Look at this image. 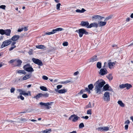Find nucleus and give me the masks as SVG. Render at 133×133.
Here are the masks:
<instances>
[{"instance_id":"29","label":"nucleus","mask_w":133,"mask_h":133,"mask_svg":"<svg viewBox=\"0 0 133 133\" xmlns=\"http://www.w3.org/2000/svg\"><path fill=\"white\" fill-rule=\"evenodd\" d=\"M51 131V129H46L42 131L43 133H49Z\"/></svg>"},{"instance_id":"23","label":"nucleus","mask_w":133,"mask_h":133,"mask_svg":"<svg viewBox=\"0 0 133 133\" xmlns=\"http://www.w3.org/2000/svg\"><path fill=\"white\" fill-rule=\"evenodd\" d=\"M67 90L65 89H62L59 90L58 93L59 94H63L66 92Z\"/></svg>"},{"instance_id":"54","label":"nucleus","mask_w":133,"mask_h":133,"mask_svg":"<svg viewBox=\"0 0 133 133\" xmlns=\"http://www.w3.org/2000/svg\"><path fill=\"white\" fill-rule=\"evenodd\" d=\"M130 122L129 121V120H127V121H125V123L126 124H130Z\"/></svg>"},{"instance_id":"58","label":"nucleus","mask_w":133,"mask_h":133,"mask_svg":"<svg viewBox=\"0 0 133 133\" xmlns=\"http://www.w3.org/2000/svg\"><path fill=\"white\" fill-rule=\"evenodd\" d=\"M128 125H126L125 126V130H127L128 128Z\"/></svg>"},{"instance_id":"7","label":"nucleus","mask_w":133,"mask_h":133,"mask_svg":"<svg viewBox=\"0 0 133 133\" xmlns=\"http://www.w3.org/2000/svg\"><path fill=\"white\" fill-rule=\"evenodd\" d=\"M32 60L35 63L38 64L39 66H42L43 65L41 61L38 59L33 58H32Z\"/></svg>"},{"instance_id":"56","label":"nucleus","mask_w":133,"mask_h":133,"mask_svg":"<svg viewBox=\"0 0 133 133\" xmlns=\"http://www.w3.org/2000/svg\"><path fill=\"white\" fill-rule=\"evenodd\" d=\"M23 30V28H22L21 29H18V32H20L21 31H22Z\"/></svg>"},{"instance_id":"42","label":"nucleus","mask_w":133,"mask_h":133,"mask_svg":"<svg viewBox=\"0 0 133 133\" xmlns=\"http://www.w3.org/2000/svg\"><path fill=\"white\" fill-rule=\"evenodd\" d=\"M87 114L88 115H91L92 114L91 110V109H89L87 111Z\"/></svg>"},{"instance_id":"3","label":"nucleus","mask_w":133,"mask_h":133,"mask_svg":"<svg viewBox=\"0 0 133 133\" xmlns=\"http://www.w3.org/2000/svg\"><path fill=\"white\" fill-rule=\"evenodd\" d=\"M23 68L24 70L28 72H33L34 71L29 63L27 64L24 65Z\"/></svg>"},{"instance_id":"1","label":"nucleus","mask_w":133,"mask_h":133,"mask_svg":"<svg viewBox=\"0 0 133 133\" xmlns=\"http://www.w3.org/2000/svg\"><path fill=\"white\" fill-rule=\"evenodd\" d=\"M105 82L103 80H98L94 84L95 86L94 90L96 94H100L102 92V89Z\"/></svg>"},{"instance_id":"62","label":"nucleus","mask_w":133,"mask_h":133,"mask_svg":"<svg viewBox=\"0 0 133 133\" xmlns=\"http://www.w3.org/2000/svg\"><path fill=\"white\" fill-rule=\"evenodd\" d=\"M130 20V18L129 17H128L126 18V21L127 22L129 21Z\"/></svg>"},{"instance_id":"16","label":"nucleus","mask_w":133,"mask_h":133,"mask_svg":"<svg viewBox=\"0 0 133 133\" xmlns=\"http://www.w3.org/2000/svg\"><path fill=\"white\" fill-rule=\"evenodd\" d=\"M107 23L106 22L100 21L98 22V26L99 27L102 26H105Z\"/></svg>"},{"instance_id":"19","label":"nucleus","mask_w":133,"mask_h":133,"mask_svg":"<svg viewBox=\"0 0 133 133\" xmlns=\"http://www.w3.org/2000/svg\"><path fill=\"white\" fill-rule=\"evenodd\" d=\"M22 63V61L21 60L19 59L17 60L16 61V66H20Z\"/></svg>"},{"instance_id":"46","label":"nucleus","mask_w":133,"mask_h":133,"mask_svg":"<svg viewBox=\"0 0 133 133\" xmlns=\"http://www.w3.org/2000/svg\"><path fill=\"white\" fill-rule=\"evenodd\" d=\"M15 90V88H14L12 87L10 89V92L11 93H13L14 92Z\"/></svg>"},{"instance_id":"36","label":"nucleus","mask_w":133,"mask_h":133,"mask_svg":"<svg viewBox=\"0 0 133 133\" xmlns=\"http://www.w3.org/2000/svg\"><path fill=\"white\" fill-rule=\"evenodd\" d=\"M126 83L124 84H122L119 85V87L121 89H123L126 87Z\"/></svg>"},{"instance_id":"12","label":"nucleus","mask_w":133,"mask_h":133,"mask_svg":"<svg viewBox=\"0 0 133 133\" xmlns=\"http://www.w3.org/2000/svg\"><path fill=\"white\" fill-rule=\"evenodd\" d=\"M104 17H102L101 16L98 15H95L92 17V19H97L101 20Z\"/></svg>"},{"instance_id":"44","label":"nucleus","mask_w":133,"mask_h":133,"mask_svg":"<svg viewBox=\"0 0 133 133\" xmlns=\"http://www.w3.org/2000/svg\"><path fill=\"white\" fill-rule=\"evenodd\" d=\"M11 46L12 47L11 48H10L9 49V50L10 51L13 50L14 48H15L16 47V46L15 45H12V46Z\"/></svg>"},{"instance_id":"25","label":"nucleus","mask_w":133,"mask_h":133,"mask_svg":"<svg viewBox=\"0 0 133 133\" xmlns=\"http://www.w3.org/2000/svg\"><path fill=\"white\" fill-rule=\"evenodd\" d=\"M115 64V63L114 62H109L108 63V65L109 66V68L110 69H111L112 66H113Z\"/></svg>"},{"instance_id":"15","label":"nucleus","mask_w":133,"mask_h":133,"mask_svg":"<svg viewBox=\"0 0 133 133\" xmlns=\"http://www.w3.org/2000/svg\"><path fill=\"white\" fill-rule=\"evenodd\" d=\"M20 38L19 35H15L14 36L11 38V40L13 41H17Z\"/></svg>"},{"instance_id":"52","label":"nucleus","mask_w":133,"mask_h":133,"mask_svg":"<svg viewBox=\"0 0 133 133\" xmlns=\"http://www.w3.org/2000/svg\"><path fill=\"white\" fill-rule=\"evenodd\" d=\"M82 118L86 119H87L89 118V117L88 116H85L82 117Z\"/></svg>"},{"instance_id":"35","label":"nucleus","mask_w":133,"mask_h":133,"mask_svg":"<svg viewBox=\"0 0 133 133\" xmlns=\"http://www.w3.org/2000/svg\"><path fill=\"white\" fill-rule=\"evenodd\" d=\"M22 95H21L20 93H19V95L17 97V98L18 99L20 98L22 100H23L24 99V97Z\"/></svg>"},{"instance_id":"63","label":"nucleus","mask_w":133,"mask_h":133,"mask_svg":"<svg viewBox=\"0 0 133 133\" xmlns=\"http://www.w3.org/2000/svg\"><path fill=\"white\" fill-rule=\"evenodd\" d=\"M65 83L66 84L70 82V81L67 80V81H65Z\"/></svg>"},{"instance_id":"14","label":"nucleus","mask_w":133,"mask_h":133,"mask_svg":"<svg viewBox=\"0 0 133 133\" xmlns=\"http://www.w3.org/2000/svg\"><path fill=\"white\" fill-rule=\"evenodd\" d=\"M98 26V24L96 22L91 23L89 25V28L92 27H95L97 28Z\"/></svg>"},{"instance_id":"4","label":"nucleus","mask_w":133,"mask_h":133,"mask_svg":"<svg viewBox=\"0 0 133 133\" xmlns=\"http://www.w3.org/2000/svg\"><path fill=\"white\" fill-rule=\"evenodd\" d=\"M53 102H47L46 103H44L42 102H41L39 103V104L41 105H43L46 106V108L47 109H49L51 108V107L49 106L51 105L53 103Z\"/></svg>"},{"instance_id":"61","label":"nucleus","mask_w":133,"mask_h":133,"mask_svg":"<svg viewBox=\"0 0 133 133\" xmlns=\"http://www.w3.org/2000/svg\"><path fill=\"white\" fill-rule=\"evenodd\" d=\"M6 121L7 122H10L11 123L14 122L13 121H11V120H6Z\"/></svg>"},{"instance_id":"28","label":"nucleus","mask_w":133,"mask_h":133,"mask_svg":"<svg viewBox=\"0 0 133 133\" xmlns=\"http://www.w3.org/2000/svg\"><path fill=\"white\" fill-rule=\"evenodd\" d=\"M96 66L97 68L99 69H101L102 67L101 63L99 62H98L97 63Z\"/></svg>"},{"instance_id":"47","label":"nucleus","mask_w":133,"mask_h":133,"mask_svg":"<svg viewBox=\"0 0 133 133\" xmlns=\"http://www.w3.org/2000/svg\"><path fill=\"white\" fill-rule=\"evenodd\" d=\"M6 6L5 5H2L0 6V8L3 9H5Z\"/></svg>"},{"instance_id":"38","label":"nucleus","mask_w":133,"mask_h":133,"mask_svg":"<svg viewBox=\"0 0 133 133\" xmlns=\"http://www.w3.org/2000/svg\"><path fill=\"white\" fill-rule=\"evenodd\" d=\"M5 30H4L2 29H0V34L2 35L5 34Z\"/></svg>"},{"instance_id":"27","label":"nucleus","mask_w":133,"mask_h":133,"mask_svg":"<svg viewBox=\"0 0 133 133\" xmlns=\"http://www.w3.org/2000/svg\"><path fill=\"white\" fill-rule=\"evenodd\" d=\"M86 11L84 9H82L81 10L79 9H77L76 10V11L77 12L83 13Z\"/></svg>"},{"instance_id":"49","label":"nucleus","mask_w":133,"mask_h":133,"mask_svg":"<svg viewBox=\"0 0 133 133\" xmlns=\"http://www.w3.org/2000/svg\"><path fill=\"white\" fill-rule=\"evenodd\" d=\"M68 45V43L67 42H65L63 43V45L64 46H67Z\"/></svg>"},{"instance_id":"26","label":"nucleus","mask_w":133,"mask_h":133,"mask_svg":"<svg viewBox=\"0 0 133 133\" xmlns=\"http://www.w3.org/2000/svg\"><path fill=\"white\" fill-rule=\"evenodd\" d=\"M42 97V93H40L37 95L36 96L34 97V98H36V99H37Z\"/></svg>"},{"instance_id":"5","label":"nucleus","mask_w":133,"mask_h":133,"mask_svg":"<svg viewBox=\"0 0 133 133\" xmlns=\"http://www.w3.org/2000/svg\"><path fill=\"white\" fill-rule=\"evenodd\" d=\"M103 98L104 101H109L110 100L109 93L108 91L105 92Z\"/></svg>"},{"instance_id":"34","label":"nucleus","mask_w":133,"mask_h":133,"mask_svg":"<svg viewBox=\"0 0 133 133\" xmlns=\"http://www.w3.org/2000/svg\"><path fill=\"white\" fill-rule=\"evenodd\" d=\"M88 87L89 89L90 90H92L94 87L93 85L91 84L88 85Z\"/></svg>"},{"instance_id":"22","label":"nucleus","mask_w":133,"mask_h":133,"mask_svg":"<svg viewBox=\"0 0 133 133\" xmlns=\"http://www.w3.org/2000/svg\"><path fill=\"white\" fill-rule=\"evenodd\" d=\"M31 76L29 74H27L24 76L23 77V80H26L27 79H28Z\"/></svg>"},{"instance_id":"57","label":"nucleus","mask_w":133,"mask_h":133,"mask_svg":"<svg viewBox=\"0 0 133 133\" xmlns=\"http://www.w3.org/2000/svg\"><path fill=\"white\" fill-rule=\"evenodd\" d=\"M79 72L77 71H76V72H75L74 73V75L75 76H76V75H77L78 74H79Z\"/></svg>"},{"instance_id":"13","label":"nucleus","mask_w":133,"mask_h":133,"mask_svg":"<svg viewBox=\"0 0 133 133\" xmlns=\"http://www.w3.org/2000/svg\"><path fill=\"white\" fill-rule=\"evenodd\" d=\"M89 24L88 21H82L80 24L82 26H85L87 28H89Z\"/></svg>"},{"instance_id":"8","label":"nucleus","mask_w":133,"mask_h":133,"mask_svg":"<svg viewBox=\"0 0 133 133\" xmlns=\"http://www.w3.org/2000/svg\"><path fill=\"white\" fill-rule=\"evenodd\" d=\"M12 41L10 40H6L3 42L1 45V48H3L10 45Z\"/></svg>"},{"instance_id":"64","label":"nucleus","mask_w":133,"mask_h":133,"mask_svg":"<svg viewBox=\"0 0 133 133\" xmlns=\"http://www.w3.org/2000/svg\"><path fill=\"white\" fill-rule=\"evenodd\" d=\"M110 17H107L105 19V20H104V21H105V20H107L109 19L110 18Z\"/></svg>"},{"instance_id":"53","label":"nucleus","mask_w":133,"mask_h":133,"mask_svg":"<svg viewBox=\"0 0 133 133\" xmlns=\"http://www.w3.org/2000/svg\"><path fill=\"white\" fill-rule=\"evenodd\" d=\"M17 91L19 92H20V93H22L24 91H23L22 89H18L17 90Z\"/></svg>"},{"instance_id":"50","label":"nucleus","mask_w":133,"mask_h":133,"mask_svg":"<svg viewBox=\"0 0 133 133\" xmlns=\"http://www.w3.org/2000/svg\"><path fill=\"white\" fill-rule=\"evenodd\" d=\"M82 97L83 98H85L88 97L87 95L86 94H84L82 95Z\"/></svg>"},{"instance_id":"40","label":"nucleus","mask_w":133,"mask_h":133,"mask_svg":"<svg viewBox=\"0 0 133 133\" xmlns=\"http://www.w3.org/2000/svg\"><path fill=\"white\" fill-rule=\"evenodd\" d=\"M61 5V4L60 3H58L57 4L56 6L57 10H60V6Z\"/></svg>"},{"instance_id":"31","label":"nucleus","mask_w":133,"mask_h":133,"mask_svg":"<svg viewBox=\"0 0 133 133\" xmlns=\"http://www.w3.org/2000/svg\"><path fill=\"white\" fill-rule=\"evenodd\" d=\"M107 78L110 80H112L113 79V77L111 74H109L107 76Z\"/></svg>"},{"instance_id":"41","label":"nucleus","mask_w":133,"mask_h":133,"mask_svg":"<svg viewBox=\"0 0 133 133\" xmlns=\"http://www.w3.org/2000/svg\"><path fill=\"white\" fill-rule=\"evenodd\" d=\"M84 125L83 123H81L79 125V127L80 128H82L84 127Z\"/></svg>"},{"instance_id":"30","label":"nucleus","mask_w":133,"mask_h":133,"mask_svg":"<svg viewBox=\"0 0 133 133\" xmlns=\"http://www.w3.org/2000/svg\"><path fill=\"white\" fill-rule=\"evenodd\" d=\"M118 104L120 105L122 107H124V104L121 101H119L118 102Z\"/></svg>"},{"instance_id":"17","label":"nucleus","mask_w":133,"mask_h":133,"mask_svg":"<svg viewBox=\"0 0 133 133\" xmlns=\"http://www.w3.org/2000/svg\"><path fill=\"white\" fill-rule=\"evenodd\" d=\"M11 32V30L10 29L5 30V34L7 36H10Z\"/></svg>"},{"instance_id":"18","label":"nucleus","mask_w":133,"mask_h":133,"mask_svg":"<svg viewBox=\"0 0 133 133\" xmlns=\"http://www.w3.org/2000/svg\"><path fill=\"white\" fill-rule=\"evenodd\" d=\"M98 60V59L97 57V56H94L90 59V61L94 62Z\"/></svg>"},{"instance_id":"60","label":"nucleus","mask_w":133,"mask_h":133,"mask_svg":"<svg viewBox=\"0 0 133 133\" xmlns=\"http://www.w3.org/2000/svg\"><path fill=\"white\" fill-rule=\"evenodd\" d=\"M23 28V30L24 31H27L28 30V29L26 27H25Z\"/></svg>"},{"instance_id":"2","label":"nucleus","mask_w":133,"mask_h":133,"mask_svg":"<svg viewBox=\"0 0 133 133\" xmlns=\"http://www.w3.org/2000/svg\"><path fill=\"white\" fill-rule=\"evenodd\" d=\"M75 32H78L79 34V36L80 37H82L83 34H85L86 35L89 34V33L87 31L84 29H81L78 30H76Z\"/></svg>"},{"instance_id":"33","label":"nucleus","mask_w":133,"mask_h":133,"mask_svg":"<svg viewBox=\"0 0 133 133\" xmlns=\"http://www.w3.org/2000/svg\"><path fill=\"white\" fill-rule=\"evenodd\" d=\"M126 88L127 89H129L132 87V85L128 83H126Z\"/></svg>"},{"instance_id":"11","label":"nucleus","mask_w":133,"mask_h":133,"mask_svg":"<svg viewBox=\"0 0 133 133\" xmlns=\"http://www.w3.org/2000/svg\"><path fill=\"white\" fill-rule=\"evenodd\" d=\"M103 89L105 91L108 90L110 91H113V89L110 87L108 84H106L103 87Z\"/></svg>"},{"instance_id":"21","label":"nucleus","mask_w":133,"mask_h":133,"mask_svg":"<svg viewBox=\"0 0 133 133\" xmlns=\"http://www.w3.org/2000/svg\"><path fill=\"white\" fill-rule=\"evenodd\" d=\"M17 73L18 74H22L24 75L26 74V72L23 70H16Z\"/></svg>"},{"instance_id":"45","label":"nucleus","mask_w":133,"mask_h":133,"mask_svg":"<svg viewBox=\"0 0 133 133\" xmlns=\"http://www.w3.org/2000/svg\"><path fill=\"white\" fill-rule=\"evenodd\" d=\"M42 78L43 79L47 80L48 79V77L46 76H42Z\"/></svg>"},{"instance_id":"55","label":"nucleus","mask_w":133,"mask_h":133,"mask_svg":"<svg viewBox=\"0 0 133 133\" xmlns=\"http://www.w3.org/2000/svg\"><path fill=\"white\" fill-rule=\"evenodd\" d=\"M11 46H12V45H14L16 43V42L15 41H13L12 42H11Z\"/></svg>"},{"instance_id":"43","label":"nucleus","mask_w":133,"mask_h":133,"mask_svg":"<svg viewBox=\"0 0 133 133\" xmlns=\"http://www.w3.org/2000/svg\"><path fill=\"white\" fill-rule=\"evenodd\" d=\"M103 130L105 131H108L109 130V127H103Z\"/></svg>"},{"instance_id":"24","label":"nucleus","mask_w":133,"mask_h":133,"mask_svg":"<svg viewBox=\"0 0 133 133\" xmlns=\"http://www.w3.org/2000/svg\"><path fill=\"white\" fill-rule=\"evenodd\" d=\"M29 94L30 95H31L30 92V91H28V93H26L25 92V91H24L22 93H20L21 95H22L24 96H28Z\"/></svg>"},{"instance_id":"32","label":"nucleus","mask_w":133,"mask_h":133,"mask_svg":"<svg viewBox=\"0 0 133 133\" xmlns=\"http://www.w3.org/2000/svg\"><path fill=\"white\" fill-rule=\"evenodd\" d=\"M40 88L41 90L43 91H47L46 88L44 86H41L40 87Z\"/></svg>"},{"instance_id":"37","label":"nucleus","mask_w":133,"mask_h":133,"mask_svg":"<svg viewBox=\"0 0 133 133\" xmlns=\"http://www.w3.org/2000/svg\"><path fill=\"white\" fill-rule=\"evenodd\" d=\"M42 97L43 96L44 97H48L49 96V94L47 93H42Z\"/></svg>"},{"instance_id":"10","label":"nucleus","mask_w":133,"mask_h":133,"mask_svg":"<svg viewBox=\"0 0 133 133\" xmlns=\"http://www.w3.org/2000/svg\"><path fill=\"white\" fill-rule=\"evenodd\" d=\"M107 70L105 68H102L100 69L99 72V74L101 75H104L108 73Z\"/></svg>"},{"instance_id":"39","label":"nucleus","mask_w":133,"mask_h":133,"mask_svg":"<svg viewBox=\"0 0 133 133\" xmlns=\"http://www.w3.org/2000/svg\"><path fill=\"white\" fill-rule=\"evenodd\" d=\"M91 103L90 102H89V103L88 105H87L85 107V108L87 109L89 108H91Z\"/></svg>"},{"instance_id":"6","label":"nucleus","mask_w":133,"mask_h":133,"mask_svg":"<svg viewBox=\"0 0 133 133\" xmlns=\"http://www.w3.org/2000/svg\"><path fill=\"white\" fill-rule=\"evenodd\" d=\"M63 29L62 28H57L55 29H53L52 30V31L49 32H46L45 34L48 35H50L56 33L57 31H62L63 30Z\"/></svg>"},{"instance_id":"20","label":"nucleus","mask_w":133,"mask_h":133,"mask_svg":"<svg viewBox=\"0 0 133 133\" xmlns=\"http://www.w3.org/2000/svg\"><path fill=\"white\" fill-rule=\"evenodd\" d=\"M36 47L37 48L43 49H44L46 48V47L44 45H36Z\"/></svg>"},{"instance_id":"48","label":"nucleus","mask_w":133,"mask_h":133,"mask_svg":"<svg viewBox=\"0 0 133 133\" xmlns=\"http://www.w3.org/2000/svg\"><path fill=\"white\" fill-rule=\"evenodd\" d=\"M103 127H100L98 128V130L102 131L103 130Z\"/></svg>"},{"instance_id":"9","label":"nucleus","mask_w":133,"mask_h":133,"mask_svg":"<svg viewBox=\"0 0 133 133\" xmlns=\"http://www.w3.org/2000/svg\"><path fill=\"white\" fill-rule=\"evenodd\" d=\"M79 117L75 114L72 115L69 118V119L70 120L72 119L73 122H76Z\"/></svg>"},{"instance_id":"59","label":"nucleus","mask_w":133,"mask_h":133,"mask_svg":"<svg viewBox=\"0 0 133 133\" xmlns=\"http://www.w3.org/2000/svg\"><path fill=\"white\" fill-rule=\"evenodd\" d=\"M15 60H10L9 62L10 63H13L14 61Z\"/></svg>"},{"instance_id":"51","label":"nucleus","mask_w":133,"mask_h":133,"mask_svg":"<svg viewBox=\"0 0 133 133\" xmlns=\"http://www.w3.org/2000/svg\"><path fill=\"white\" fill-rule=\"evenodd\" d=\"M62 85H58L57 86V88L58 89H60L62 88Z\"/></svg>"}]
</instances>
